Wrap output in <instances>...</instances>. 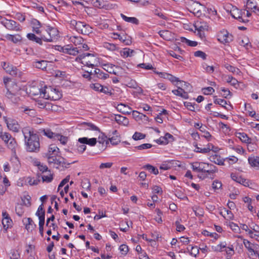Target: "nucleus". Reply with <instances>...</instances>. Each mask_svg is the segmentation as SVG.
I'll use <instances>...</instances> for the list:
<instances>
[{"instance_id": "1", "label": "nucleus", "mask_w": 259, "mask_h": 259, "mask_svg": "<svg viewBox=\"0 0 259 259\" xmlns=\"http://www.w3.org/2000/svg\"><path fill=\"white\" fill-rule=\"evenodd\" d=\"M22 133L25 139L26 151L34 153L39 152L40 143L38 136L34 134L29 127L23 128Z\"/></svg>"}, {"instance_id": "2", "label": "nucleus", "mask_w": 259, "mask_h": 259, "mask_svg": "<svg viewBox=\"0 0 259 259\" xmlns=\"http://www.w3.org/2000/svg\"><path fill=\"white\" fill-rule=\"evenodd\" d=\"M71 28L83 35H89L93 32V28L89 24L82 21H77L74 19L67 20Z\"/></svg>"}, {"instance_id": "3", "label": "nucleus", "mask_w": 259, "mask_h": 259, "mask_svg": "<svg viewBox=\"0 0 259 259\" xmlns=\"http://www.w3.org/2000/svg\"><path fill=\"white\" fill-rule=\"evenodd\" d=\"M75 60L85 66L94 68L99 64V59L94 54L84 53L76 58Z\"/></svg>"}, {"instance_id": "4", "label": "nucleus", "mask_w": 259, "mask_h": 259, "mask_svg": "<svg viewBox=\"0 0 259 259\" xmlns=\"http://www.w3.org/2000/svg\"><path fill=\"white\" fill-rule=\"evenodd\" d=\"M83 125L86 130H92L95 132V133L92 136H97L98 137L97 142L103 145L105 143L106 144L108 143L107 137L104 134L101 132L99 128L95 125L90 122H84Z\"/></svg>"}, {"instance_id": "5", "label": "nucleus", "mask_w": 259, "mask_h": 259, "mask_svg": "<svg viewBox=\"0 0 259 259\" xmlns=\"http://www.w3.org/2000/svg\"><path fill=\"white\" fill-rule=\"evenodd\" d=\"M46 31L47 33V35L43 34L42 38L43 40L47 42H52L54 40L57 39L59 35V31L57 28L47 26L46 27Z\"/></svg>"}, {"instance_id": "6", "label": "nucleus", "mask_w": 259, "mask_h": 259, "mask_svg": "<svg viewBox=\"0 0 259 259\" xmlns=\"http://www.w3.org/2000/svg\"><path fill=\"white\" fill-rule=\"evenodd\" d=\"M187 5L189 11L197 17H200L202 15V10L205 8L204 6L199 3L193 1H189Z\"/></svg>"}, {"instance_id": "7", "label": "nucleus", "mask_w": 259, "mask_h": 259, "mask_svg": "<svg viewBox=\"0 0 259 259\" xmlns=\"http://www.w3.org/2000/svg\"><path fill=\"white\" fill-rule=\"evenodd\" d=\"M44 88L45 89L44 90V94H42L43 98L57 100L61 98L62 95L59 91L55 89L48 88L46 86Z\"/></svg>"}, {"instance_id": "8", "label": "nucleus", "mask_w": 259, "mask_h": 259, "mask_svg": "<svg viewBox=\"0 0 259 259\" xmlns=\"http://www.w3.org/2000/svg\"><path fill=\"white\" fill-rule=\"evenodd\" d=\"M217 36L218 41L224 45L230 43L233 41L234 38L232 34L225 29L219 32Z\"/></svg>"}, {"instance_id": "9", "label": "nucleus", "mask_w": 259, "mask_h": 259, "mask_svg": "<svg viewBox=\"0 0 259 259\" xmlns=\"http://www.w3.org/2000/svg\"><path fill=\"white\" fill-rule=\"evenodd\" d=\"M194 27L195 30L197 31V35L202 39H204V31H207L208 29V24L206 22L203 21H198L195 23Z\"/></svg>"}, {"instance_id": "10", "label": "nucleus", "mask_w": 259, "mask_h": 259, "mask_svg": "<svg viewBox=\"0 0 259 259\" xmlns=\"http://www.w3.org/2000/svg\"><path fill=\"white\" fill-rule=\"evenodd\" d=\"M3 119L9 130L14 132H18L19 131L20 126L16 120L6 116H4Z\"/></svg>"}, {"instance_id": "11", "label": "nucleus", "mask_w": 259, "mask_h": 259, "mask_svg": "<svg viewBox=\"0 0 259 259\" xmlns=\"http://www.w3.org/2000/svg\"><path fill=\"white\" fill-rule=\"evenodd\" d=\"M45 88H39V86L33 85L27 88L26 92L31 97L39 96V97L43 98V94H44Z\"/></svg>"}, {"instance_id": "12", "label": "nucleus", "mask_w": 259, "mask_h": 259, "mask_svg": "<svg viewBox=\"0 0 259 259\" xmlns=\"http://www.w3.org/2000/svg\"><path fill=\"white\" fill-rule=\"evenodd\" d=\"M2 24L9 30L19 31L21 30L20 25L12 20H6L2 22Z\"/></svg>"}, {"instance_id": "13", "label": "nucleus", "mask_w": 259, "mask_h": 259, "mask_svg": "<svg viewBox=\"0 0 259 259\" xmlns=\"http://www.w3.org/2000/svg\"><path fill=\"white\" fill-rule=\"evenodd\" d=\"M102 68L110 73L118 75L120 73L121 68L110 63H105L102 65Z\"/></svg>"}, {"instance_id": "14", "label": "nucleus", "mask_w": 259, "mask_h": 259, "mask_svg": "<svg viewBox=\"0 0 259 259\" xmlns=\"http://www.w3.org/2000/svg\"><path fill=\"white\" fill-rule=\"evenodd\" d=\"M64 159L63 158L57 159L56 156H48V162L53 167L58 168L59 166H63Z\"/></svg>"}, {"instance_id": "15", "label": "nucleus", "mask_w": 259, "mask_h": 259, "mask_svg": "<svg viewBox=\"0 0 259 259\" xmlns=\"http://www.w3.org/2000/svg\"><path fill=\"white\" fill-rule=\"evenodd\" d=\"M209 167V164L205 162H195L191 164L192 169L197 172H205L206 168Z\"/></svg>"}, {"instance_id": "16", "label": "nucleus", "mask_w": 259, "mask_h": 259, "mask_svg": "<svg viewBox=\"0 0 259 259\" xmlns=\"http://www.w3.org/2000/svg\"><path fill=\"white\" fill-rule=\"evenodd\" d=\"M194 146L195 147L194 151L197 153H207L210 150H213L214 146L212 144H208L206 146L203 148H201L198 146L197 144L195 142L193 143Z\"/></svg>"}, {"instance_id": "17", "label": "nucleus", "mask_w": 259, "mask_h": 259, "mask_svg": "<svg viewBox=\"0 0 259 259\" xmlns=\"http://www.w3.org/2000/svg\"><path fill=\"white\" fill-rule=\"evenodd\" d=\"M117 110L123 114L129 115L132 113V109L128 105L123 104H118L116 106Z\"/></svg>"}, {"instance_id": "18", "label": "nucleus", "mask_w": 259, "mask_h": 259, "mask_svg": "<svg viewBox=\"0 0 259 259\" xmlns=\"http://www.w3.org/2000/svg\"><path fill=\"white\" fill-rule=\"evenodd\" d=\"M3 69L8 73L14 75L17 74V69L10 63L4 62L2 63Z\"/></svg>"}, {"instance_id": "19", "label": "nucleus", "mask_w": 259, "mask_h": 259, "mask_svg": "<svg viewBox=\"0 0 259 259\" xmlns=\"http://www.w3.org/2000/svg\"><path fill=\"white\" fill-rule=\"evenodd\" d=\"M236 137L242 142L248 144V150H250L249 149V147L252 145L251 143V139L248 137L247 134L244 133H237L236 134Z\"/></svg>"}, {"instance_id": "20", "label": "nucleus", "mask_w": 259, "mask_h": 259, "mask_svg": "<svg viewBox=\"0 0 259 259\" xmlns=\"http://www.w3.org/2000/svg\"><path fill=\"white\" fill-rule=\"evenodd\" d=\"M230 14L233 18L237 19L239 21L245 22L242 17V12L239 9L233 7L230 10Z\"/></svg>"}, {"instance_id": "21", "label": "nucleus", "mask_w": 259, "mask_h": 259, "mask_svg": "<svg viewBox=\"0 0 259 259\" xmlns=\"http://www.w3.org/2000/svg\"><path fill=\"white\" fill-rule=\"evenodd\" d=\"M61 49L62 52L73 56H75L79 53L77 48H73L70 45L65 46L63 48H61Z\"/></svg>"}, {"instance_id": "22", "label": "nucleus", "mask_w": 259, "mask_h": 259, "mask_svg": "<svg viewBox=\"0 0 259 259\" xmlns=\"http://www.w3.org/2000/svg\"><path fill=\"white\" fill-rule=\"evenodd\" d=\"M78 142L80 144H85L91 146H94L96 144L97 140L96 138L88 139L86 137H83L79 138Z\"/></svg>"}, {"instance_id": "23", "label": "nucleus", "mask_w": 259, "mask_h": 259, "mask_svg": "<svg viewBox=\"0 0 259 259\" xmlns=\"http://www.w3.org/2000/svg\"><path fill=\"white\" fill-rule=\"evenodd\" d=\"M248 161L251 167L259 170V157L252 156L248 158Z\"/></svg>"}, {"instance_id": "24", "label": "nucleus", "mask_w": 259, "mask_h": 259, "mask_svg": "<svg viewBox=\"0 0 259 259\" xmlns=\"http://www.w3.org/2000/svg\"><path fill=\"white\" fill-rule=\"evenodd\" d=\"M5 38L7 40L11 41L15 44L20 42L22 40L21 35L19 34L14 35L7 34L5 35Z\"/></svg>"}, {"instance_id": "25", "label": "nucleus", "mask_w": 259, "mask_h": 259, "mask_svg": "<svg viewBox=\"0 0 259 259\" xmlns=\"http://www.w3.org/2000/svg\"><path fill=\"white\" fill-rule=\"evenodd\" d=\"M172 92L174 95L181 97L183 98H188L187 92L184 91V89L182 88L181 87L178 86V89L172 90Z\"/></svg>"}, {"instance_id": "26", "label": "nucleus", "mask_w": 259, "mask_h": 259, "mask_svg": "<svg viewBox=\"0 0 259 259\" xmlns=\"http://www.w3.org/2000/svg\"><path fill=\"white\" fill-rule=\"evenodd\" d=\"M114 119L117 123L124 126H127L129 124L128 119L126 117L119 114L115 115Z\"/></svg>"}, {"instance_id": "27", "label": "nucleus", "mask_w": 259, "mask_h": 259, "mask_svg": "<svg viewBox=\"0 0 259 259\" xmlns=\"http://www.w3.org/2000/svg\"><path fill=\"white\" fill-rule=\"evenodd\" d=\"M231 177L233 181L236 182L237 183L242 184L245 186L248 185V183L246 182V179L242 178L241 176L236 174H232L231 175Z\"/></svg>"}, {"instance_id": "28", "label": "nucleus", "mask_w": 259, "mask_h": 259, "mask_svg": "<svg viewBox=\"0 0 259 259\" xmlns=\"http://www.w3.org/2000/svg\"><path fill=\"white\" fill-rule=\"evenodd\" d=\"M214 103L216 104H219L225 109L230 110L232 109V107L231 104H227V101L222 99L216 98L214 100Z\"/></svg>"}, {"instance_id": "29", "label": "nucleus", "mask_w": 259, "mask_h": 259, "mask_svg": "<svg viewBox=\"0 0 259 259\" xmlns=\"http://www.w3.org/2000/svg\"><path fill=\"white\" fill-rule=\"evenodd\" d=\"M48 63V62L46 60H40L33 62L32 65L35 68L45 70L47 68Z\"/></svg>"}, {"instance_id": "30", "label": "nucleus", "mask_w": 259, "mask_h": 259, "mask_svg": "<svg viewBox=\"0 0 259 259\" xmlns=\"http://www.w3.org/2000/svg\"><path fill=\"white\" fill-rule=\"evenodd\" d=\"M59 152V149L54 144L51 145L48 149L47 156H56Z\"/></svg>"}, {"instance_id": "31", "label": "nucleus", "mask_w": 259, "mask_h": 259, "mask_svg": "<svg viewBox=\"0 0 259 259\" xmlns=\"http://www.w3.org/2000/svg\"><path fill=\"white\" fill-rule=\"evenodd\" d=\"M247 8L252 10L253 12H259V8L256 6V2L254 0H248L247 4Z\"/></svg>"}, {"instance_id": "32", "label": "nucleus", "mask_w": 259, "mask_h": 259, "mask_svg": "<svg viewBox=\"0 0 259 259\" xmlns=\"http://www.w3.org/2000/svg\"><path fill=\"white\" fill-rule=\"evenodd\" d=\"M69 40L75 46L81 45L83 41V38L79 36H71L69 37Z\"/></svg>"}, {"instance_id": "33", "label": "nucleus", "mask_w": 259, "mask_h": 259, "mask_svg": "<svg viewBox=\"0 0 259 259\" xmlns=\"http://www.w3.org/2000/svg\"><path fill=\"white\" fill-rule=\"evenodd\" d=\"M158 33L161 37L167 40H170L172 37L171 33L167 30H160Z\"/></svg>"}, {"instance_id": "34", "label": "nucleus", "mask_w": 259, "mask_h": 259, "mask_svg": "<svg viewBox=\"0 0 259 259\" xmlns=\"http://www.w3.org/2000/svg\"><path fill=\"white\" fill-rule=\"evenodd\" d=\"M27 37L29 40L35 41L40 45L42 44V40H43V39L42 38V36L41 37V38H39L36 36L34 34L30 33L27 34Z\"/></svg>"}, {"instance_id": "35", "label": "nucleus", "mask_w": 259, "mask_h": 259, "mask_svg": "<svg viewBox=\"0 0 259 259\" xmlns=\"http://www.w3.org/2000/svg\"><path fill=\"white\" fill-rule=\"evenodd\" d=\"M121 17L126 22L131 23L134 24H139V20L136 17H127L125 15H124L123 14H120Z\"/></svg>"}, {"instance_id": "36", "label": "nucleus", "mask_w": 259, "mask_h": 259, "mask_svg": "<svg viewBox=\"0 0 259 259\" xmlns=\"http://www.w3.org/2000/svg\"><path fill=\"white\" fill-rule=\"evenodd\" d=\"M94 74L96 75L97 77L102 79H105L109 77L108 74L104 73L100 69L97 68L94 71Z\"/></svg>"}, {"instance_id": "37", "label": "nucleus", "mask_w": 259, "mask_h": 259, "mask_svg": "<svg viewBox=\"0 0 259 259\" xmlns=\"http://www.w3.org/2000/svg\"><path fill=\"white\" fill-rule=\"evenodd\" d=\"M42 181L47 183H50L52 182L53 179V174L51 171L49 170L41 176Z\"/></svg>"}, {"instance_id": "38", "label": "nucleus", "mask_w": 259, "mask_h": 259, "mask_svg": "<svg viewBox=\"0 0 259 259\" xmlns=\"http://www.w3.org/2000/svg\"><path fill=\"white\" fill-rule=\"evenodd\" d=\"M32 25L33 31L36 34H39L41 32V31L40 30V23L39 22L36 20H34L32 21Z\"/></svg>"}, {"instance_id": "39", "label": "nucleus", "mask_w": 259, "mask_h": 259, "mask_svg": "<svg viewBox=\"0 0 259 259\" xmlns=\"http://www.w3.org/2000/svg\"><path fill=\"white\" fill-rule=\"evenodd\" d=\"M243 244L244 246L247 248L248 252L250 251L253 248L257 249V245L252 244L246 239H243Z\"/></svg>"}, {"instance_id": "40", "label": "nucleus", "mask_w": 259, "mask_h": 259, "mask_svg": "<svg viewBox=\"0 0 259 259\" xmlns=\"http://www.w3.org/2000/svg\"><path fill=\"white\" fill-rule=\"evenodd\" d=\"M133 117L137 121L142 119L143 118L146 117V116L136 110H132Z\"/></svg>"}, {"instance_id": "41", "label": "nucleus", "mask_w": 259, "mask_h": 259, "mask_svg": "<svg viewBox=\"0 0 259 259\" xmlns=\"http://www.w3.org/2000/svg\"><path fill=\"white\" fill-rule=\"evenodd\" d=\"M210 161L220 165H223L224 164V161L222 159L220 158V157L217 155L210 157Z\"/></svg>"}, {"instance_id": "42", "label": "nucleus", "mask_w": 259, "mask_h": 259, "mask_svg": "<svg viewBox=\"0 0 259 259\" xmlns=\"http://www.w3.org/2000/svg\"><path fill=\"white\" fill-rule=\"evenodd\" d=\"M180 40L182 42L185 43V44H187L188 46H191V47H195L198 44L197 41L189 40L184 37H180Z\"/></svg>"}, {"instance_id": "43", "label": "nucleus", "mask_w": 259, "mask_h": 259, "mask_svg": "<svg viewBox=\"0 0 259 259\" xmlns=\"http://www.w3.org/2000/svg\"><path fill=\"white\" fill-rule=\"evenodd\" d=\"M54 136V140L59 141L60 143L63 145H65L68 141V138L67 137L57 134Z\"/></svg>"}, {"instance_id": "44", "label": "nucleus", "mask_w": 259, "mask_h": 259, "mask_svg": "<svg viewBox=\"0 0 259 259\" xmlns=\"http://www.w3.org/2000/svg\"><path fill=\"white\" fill-rule=\"evenodd\" d=\"M221 214L227 220H232L233 218L232 212L228 209H224V211L221 212Z\"/></svg>"}, {"instance_id": "45", "label": "nucleus", "mask_w": 259, "mask_h": 259, "mask_svg": "<svg viewBox=\"0 0 259 259\" xmlns=\"http://www.w3.org/2000/svg\"><path fill=\"white\" fill-rule=\"evenodd\" d=\"M85 144H80L78 143L76 144L75 147V150L79 154H82L86 149Z\"/></svg>"}, {"instance_id": "46", "label": "nucleus", "mask_w": 259, "mask_h": 259, "mask_svg": "<svg viewBox=\"0 0 259 259\" xmlns=\"http://www.w3.org/2000/svg\"><path fill=\"white\" fill-rule=\"evenodd\" d=\"M8 147L12 150H15L17 146V144L16 142L15 139L14 138H12L9 140V141L7 145Z\"/></svg>"}, {"instance_id": "47", "label": "nucleus", "mask_w": 259, "mask_h": 259, "mask_svg": "<svg viewBox=\"0 0 259 259\" xmlns=\"http://www.w3.org/2000/svg\"><path fill=\"white\" fill-rule=\"evenodd\" d=\"M258 248L257 249L253 248L250 251L248 252V256L251 259H256L257 258V256H258Z\"/></svg>"}, {"instance_id": "48", "label": "nucleus", "mask_w": 259, "mask_h": 259, "mask_svg": "<svg viewBox=\"0 0 259 259\" xmlns=\"http://www.w3.org/2000/svg\"><path fill=\"white\" fill-rule=\"evenodd\" d=\"M21 109L23 112L29 116H34L35 114V111L34 109L29 108L28 107H22Z\"/></svg>"}, {"instance_id": "49", "label": "nucleus", "mask_w": 259, "mask_h": 259, "mask_svg": "<svg viewBox=\"0 0 259 259\" xmlns=\"http://www.w3.org/2000/svg\"><path fill=\"white\" fill-rule=\"evenodd\" d=\"M225 67L230 72H232L233 73L239 74L240 73V70L239 69L229 64H225Z\"/></svg>"}, {"instance_id": "50", "label": "nucleus", "mask_w": 259, "mask_h": 259, "mask_svg": "<svg viewBox=\"0 0 259 259\" xmlns=\"http://www.w3.org/2000/svg\"><path fill=\"white\" fill-rule=\"evenodd\" d=\"M144 168L148 170L151 173H152L154 175H157L158 174V169L150 164H147L145 165Z\"/></svg>"}, {"instance_id": "51", "label": "nucleus", "mask_w": 259, "mask_h": 259, "mask_svg": "<svg viewBox=\"0 0 259 259\" xmlns=\"http://www.w3.org/2000/svg\"><path fill=\"white\" fill-rule=\"evenodd\" d=\"M41 133H43L44 135L51 139H55V135L56 134L53 133L49 129H46L41 130Z\"/></svg>"}, {"instance_id": "52", "label": "nucleus", "mask_w": 259, "mask_h": 259, "mask_svg": "<svg viewBox=\"0 0 259 259\" xmlns=\"http://www.w3.org/2000/svg\"><path fill=\"white\" fill-rule=\"evenodd\" d=\"M225 77H226V81L228 83H230L232 85L235 86L238 82V80L232 76L227 75Z\"/></svg>"}, {"instance_id": "53", "label": "nucleus", "mask_w": 259, "mask_h": 259, "mask_svg": "<svg viewBox=\"0 0 259 259\" xmlns=\"http://www.w3.org/2000/svg\"><path fill=\"white\" fill-rule=\"evenodd\" d=\"M134 53L135 52L134 50L128 48H125L123 50L122 55L125 57H131L134 55Z\"/></svg>"}, {"instance_id": "54", "label": "nucleus", "mask_w": 259, "mask_h": 259, "mask_svg": "<svg viewBox=\"0 0 259 259\" xmlns=\"http://www.w3.org/2000/svg\"><path fill=\"white\" fill-rule=\"evenodd\" d=\"M179 83H178V85H179V87H181L182 88L184 89V91L186 90L187 91H190V89L189 88H191L190 84L186 82L185 81H181L180 80L179 81Z\"/></svg>"}, {"instance_id": "55", "label": "nucleus", "mask_w": 259, "mask_h": 259, "mask_svg": "<svg viewBox=\"0 0 259 259\" xmlns=\"http://www.w3.org/2000/svg\"><path fill=\"white\" fill-rule=\"evenodd\" d=\"M27 222L26 224V229L27 230H32L35 226V224L32 220L31 218H28L27 219Z\"/></svg>"}, {"instance_id": "56", "label": "nucleus", "mask_w": 259, "mask_h": 259, "mask_svg": "<svg viewBox=\"0 0 259 259\" xmlns=\"http://www.w3.org/2000/svg\"><path fill=\"white\" fill-rule=\"evenodd\" d=\"M12 223V220L9 217L3 219L2 223L5 228H8L10 226H11Z\"/></svg>"}, {"instance_id": "57", "label": "nucleus", "mask_w": 259, "mask_h": 259, "mask_svg": "<svg viewBox=\"0 0 259 259\" xmlns=\"http://www.w3.org/2000/svg\"><path fill=\"white\" fill-rule=\"evenodd\" d=\"M227 246V243L226 242H222L220 244H218L215 247V250L217 251H223L224 250L223 249L226 248Z\"/></svg>"}, {"instance_id": "58", "label": "nucleus", "mask_w": 259, "mask_h": 259, "mask_svg": "<svg viewBox=\"0 0 259 259\" xmlns=\"http://www.w3.org/2000/svg\"><path fill=\"white\" fill-rule=\"evenodd\" d=\"M36 215L38 218L45 216V211L43 208V205L42 204L38 207L37 210L36 212Z\"/></svg>"}, {"instance_id": "59", "label": "nucleus", "mask_w": 259, "mask_h": 259, "mask_svg": "<svg viewBox=\"0 0 259 259\" xmlns=\"http://www.w3.org/2000/svg\"><path fill=\"white\" fill-rule=\"evenodd\" d=\"M15 211L17 215L22 216L24 213L23 206L21 204H18L16 206Z\"/></svg>"}, {"instance_id": "60", "label": "nucleus", "mask_w": 259, "mask_h": 259, "mask_svg": "<svg viewBox=\"0 0 259 259\" xmlns=\"http://www.w3.org/2000/svg\"><path fill=\"white\" fill-rule=\"evenodd\" d=\"M145 138V135L136 132L133 136V139L135 140H139L143 139Z\"/></svg>"}, {"instance_id": "61", "label": "nucleus", "mask_w": 259, "mask_h": 259, "mask_svg": "<svg viewBox=\"0 0 259 259\" xmlns=\"http://www.w3.org/2000/svg\"><path fill=\"white\" fill-rule=\"evenodd\" d=\"M104 47L106 49L112 51H115L117 49V47L115 45L108 42L105 43Z\"/></svg>"}, {"instance_id": "62", "label": "nucleus", "mask_w": 259, "mask_h": 259, "mask_svg": "<svg viewBox=\"0 0 259 259\" xmlns=\"http://www.w3.org/2000/svg\"><path fill=\"white\" fill-rule=\"evenodd\" d=\"M202 67L205 71L208 73H212L214 71V67L212 66H209L205 63H203Z\"/></svg>"}, {"instance_id": "63", "label": "nucleus", "mask_w": 259, "mask_h": 259, "mask_svg": "<svg viewBox=\"0 0 259 259\" xmlns=\"http://www.w3.org/2000/svg\"><path fill=\"white\" fill-rule=\"evenodd\" d=\"M10 259H20V254L18 251L12 250L10 253Z\"/></svg>"}, {"instance_id": "64", "label": "nucleus", "mask_w": 259, "mask_h": 259, "mask_svg": "<svg viewBox=\"0 0 259 259\" xmlns=\"http://www.w3.org/2000/svg\"><path fill=\"white\" fill-rule=\"evenodd\" d=\"M194 56L196 57L201 58L203 60H205L206 58V54L201 51H197L194 52Z\"/></svg>"}]
</instances>
